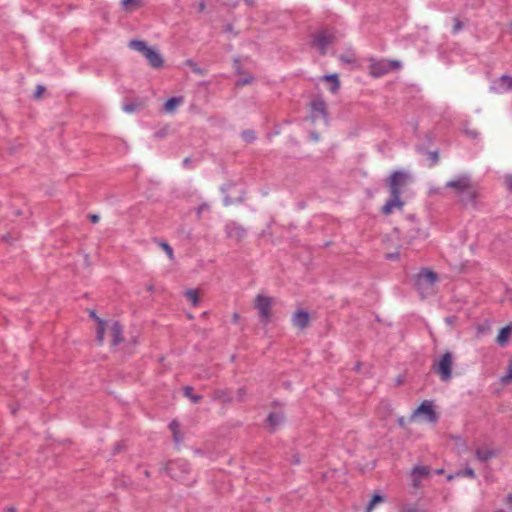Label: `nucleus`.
<instances>
[{"mask_svg":"<svg viewBox=\"0 0 512 512\" xmlns=\"http://www.w3.org/2000/svg\"><path fill=\"white\" fill-rule=\"evenodd\" d=\"M446 188L454 190L459 202L464 206H476L479 192L470 175L462 174L446 183Z\"/></svg>","mask_w":512,"mask_h":512,"instance_id":"f257e3e1","label":"nucleus"},{"mask_svg":"<svg viewBox=\"0 0 512 512\" xmlns=\"http://www.w3.org/2000/svg\"><path fill=\"white\" fill-rule=\"evenodd\" d=\"M436 281V273L430 270L425 269L416 276L415 287L422 298L435 293Z\"/></svg>","mask_w":512,"mask_h":512,"instance_id":"f03ea898","label":"nucleus"},{"mask_svg":"<svg viewBox=\"0 0 512 512\" xmlns=\"http://www.w3.org/2000/svg\"><path fill=\"white\" fill-rule=\"evenodd\" d=\"M452 364L453 355L451 352H445L441 359L433 364V370L441 381L448 382L452 378Z\"/></svg>","mask_w":512,"mask_h":512,"instance_id":"7ed1b4c3","label":"nucleus"},{"mask_svg":"<svg viewBox=\"0 0 512 512\" xmlns=\"http://www.w3.org/2000/svg\"><path fill=\"white\" fill-rule=\"evenodd\" d=\"M273 305V298L258 294L255 298L254 306L258 310L259 317L262 323L267 324L272 316L271 308Z\"/></svg>","mask_w":512,"mask_h":512,"instance_id":"20e7f679","label":"nucleus"},{"mask_svg":"<svg viewBox=\"0 0 512 512\" xmlns=\"http://www.w3.org/2000/svg\"><path fill=\"white\" fill-rule=\"evenodd\" d=\"M169 475L176 480H185L190 472V465L184 459H177L167 463L165 467Z\"/></svg>","mask_w":512,"mask_h":512,"instance_id":"39448f33","label":"nucleus"},{"mask_svg":"<svg viewBox=\"0 0 512 512\" xmlns=\"http://www.w3.org/2000/svg\"><path fill=\"white\" fill-rule=\"evenodd\" d=\"M424 415L426 420L431 423H435L438 420V416L434 410L433 402L430 400H424L420 406L413 412L412 418Z\"/></svg>","mask_w":512,"mask_h":512,"instance_id":"423d86ee","label":"nucleus"},{"mask_svg":"<svg viewBox=\"0 0 512 512\" xmlns=\"http://www.w3.org/2000/svg\"><path fill=\"white\" fill-rule=\"evenodd\" d=\"M333 41V35L326 31H319L313 37V45L317 47L323 55L326 53L328 45Z\"/></svg>","mask_w":512,"mask_h":512,"instance_id":"0eeeda50","label":"nucleus"},{"mask_svg":"<svg viewBox=\"0 0 512 512\" xmlns=\"http://www.w3.org/2000/svg\"><path fill=\"white\" fill-rule=\"evenodd\" d=\"M407 182V175L403 172H394L389 179V188L391 194H401V187Z\"/></svg>","mask_w":512,"mask_h":512,"instance_id":"6e6552de","label":"nucleus"},{"mask_svg":"<svg viewBox=\"0 0 512 512\" xmlns=\"http://www.w3.org/2000/svg\"><path fill=\"white\" fill-rule=\"evenodd\" d=\"M490 90L494 93H504L512 90V77L509 75H502L496 79L490 86Z\"/></svg>","mask_w":512,"mask_h":512,"instance_id":"1a4fd4ad","label":"nucleus"},{"mask_svg":"<svg viewBox=\"0 0 512 512\" xmlns=\"http://www.w3.org/2000/svg\"><path fill=\"white\" fill-rule=\"evenodd\" d=\"M391 71V64L387 61H377L370 65V74L374 77L383 76Z\"/></svg>","mask_w":512,"mask_h":512,"instance_id":"9d476101","label":"nucleus"},{"mask_svg":"<svg viewBox=\"0 0 512 512\" xmlns=\"http://www.w3.org/2000/svg\"><path fill=\"white\" fill-rule=\"evenodd\" d=\"M310 316L306 311L298 310L292 316V323L299 329H305L309 325Z\"/></svg>","mask_w":512,"mask_h":512,"instance_id":"9b49d317","label":"nucleus"},{"mask_svg":"<svg viewBox=\"0 0 512 512\" xmlns=\"http://www.w3.org/2000/svg\"><path fill=\"white\" fill-rule=\"evenodd\" d=\"M226 233L229 238L240 241L245 237L246 230L236 223H230L226 226Z\"/></svg>","mask_w":512,"mask_h":512,"instance_id":"f8f14e48","label":"nucleus"},{"mask_svg":"<svg viewBox=\"0 0 512 512\" xmlns=\"http://www.w3.org/2000/svg\"><path fill=\"white\" fill-rule=\"evenodd\" d=\"M403 202L400 200V194H391V198L382 207V213L385 215L391 214L395 208H402Z\"/></svg>","mask_w":512,"mask_h":512,"instance_id":"ddd939ff","label":"nucleus"},{"mask_svg":"<svg viewBox=\"0 0 512 512\" xmlns=\"http://www.w3.org/2000/svg\"><path fill=\"white\" fill-rule=\"evenodd\" d=\"M148 61H149V64L153 67V68H161L163 66V58L161 56V54L155 50L154 48H151L147 53L146 55L144 56Z\"/></svg>","mask_w":512,"mask_h":512,"instance_id":"4468645a","label":"nucleus"},{"mask_svg":"<svg viewBox=\"0 0 512 512\" xmlns=\"http://www.w3.org/2000/svg\"><path fill=\"white\" fill-rule=\"evenodd\" d=\"M311 109L313 113V118L316 119L318 117H326V104L323 100L317 99L312 101Z\"/></svg>","mask_w":512,"mask_h":512,"instance_id":"2eb2a0df","label":"nucleus"},{"mask_svg":"<svg viewBox=\"0 0 512 512\" xmlns=\"http://www.w3.org/2000/svg\"><path fill=\"white\" fill-rule=\"evenodd\" d=\"M285 421V417L282 412L270 413L267 418V423L271 431H275Z\"/></svg>","mask_w":512,"mask_h":512,"instance_id":"dca6fc26","label":"nucleus"},{"mask_svg":"<svg viewBox=\"0 0 512 512\" xmlns=\"http://www.w3.org/2000/svg\"><path fill=\"white\" fill-rule=\"evenodd\" d=\"M110 335L112 337V345L116 346L122 342V327L119 322L115 321L110 327Z\"/></svg>","mask_w":512,"mask_h":512,"instance_id":"f3484780","label":"nucleus"},{"mask_svg":"<svg viewBox=\"0 0 512 512\" xmlns=\"http://www.w3.org/2000/svg\"><path fill=\"white\" fill-rule=\"evenodd\" d=\"M497 455L496 451L487 447L478 448L475 452L477 460L487 462Z\"/></svg>","mask_w":512,"mask_h":512,"instance_id":"a211bd4d","label":"nucleus"},{"mask_svg":"<svg viewBox=\"0 0 512 512\" xmlns=\"http://www.w3.org/2000/svg\"><path fill=\"white\" fill-rule=\"evenodd\" d=\"M129 48L140 52L143 56L151 49L147 44L142 40H131L128 44Z\"/></svg>","mask_w":512,"mask_h":512,"instance_id":"6ab92c4d","label":"nucleus"},{"mask_svg":"<svg viewBox=\"0 0 512 512\" xmlns=\"http://www.w3.org/2000/svg\"><path fill=\"white\" fill-rule=\"evenodd\" d=\"M511 333H512V324H509V325L503 327L497 336L498 344L501 346L505 345L506 342L508 341V338Z\"/></svg>","mask_w":512,"mask_h":512,"instance_id":"aec40b11","label":"nucleus"},{"mask_svg":"<svg viewBox=\"0 0 512 512\" xmlns=\"http://www.w3.org/2000/svg\"><path fill=\"white\" fill-rule=\"evenodd\" d=\"M182 103V98L180 97H172L168 99L164 104V109L168 113H172L175 111L178 105Z\"/></svg>","mask_w":512,"mask_h":512,"instance_id":"412c9836","label":"nucleus"},{"mask_svg":"<svg viewBox=\"0 0 512 512\" xmlns=\"http://www.w3.org/2000/svg\"><path fill=\"white\" fill-rule=\"evenodd\" d=\"M412 476H418L423 479L430 475V468L427 466H415L411 472Z\"/></svg>","mask_w":512,"mask_h":512,"instance_id":"4be33fe9","label":"nucleus"},{"mask_svg":"<svg viewBox=\"0 0 512 512\" xmlns=\"http://www.w3.org/2000/svg\"><path fill=\"white\" fill-rule=\"evenodd\" d=\"M121 4L126 11H133L141 7V0H122Z\"/></svg>","mask_w":512,"mask_h":512,"instance_id":"5701e85b","label":"nucleus"},{"mask_svg":"<svg viewBox=\"0 0 512 512\" xmlns=\"http://www.w3.org/2000/svg\"><path fill=\"white\" fill-rule=\"evenodd\" d=\"M324 80L329 81L330 84H332L330 87L331 92H333V93L337 92V90L339 89V86H340L337 75H335V74L326 75V76H324Z\"/></svg>","mask_w":512,"mask_h":512,"instance_id":"b1692460","label":"nucleus"},{"mask_svg":"<svg viewBox=\"0 0 512 512\" xmlns=\"http://www.w3.org/2000/svg\"><path fill=\"white\" fill-rule=\"evenodd\" d=\"M105 334V322L101 319H98V327L96 331V340L99 344L103 343Z\"/></svg>","mask_w":512,"mask_h":512,"instance_id":"393cba45","label":"nucleus"},{"mask_svg":"<svg viewBox=\"0 0 512 512\" xmlns=\"http://www.w3.org/2000/svg\"><path fill=\"white\" fill-rule=\"evenodd\" d=\"M185 64L196 74L204 76L206 74V71L202 68H200L197 63H195L193 60L188 59L186 60Z\"/></svg>","mask_w":512,"mask_h":512,"instance_id":"a878e982","label":"nucleus"},{"mask_svg":"<svg viewBox=\"0 0 512 512\" xmlns=\"http://www.w3.org/2000/svg\"><path fill=\"white\" fill-rule=\"evenodd\" d=\"M187 299L192 303L193 306H197L199 304V295L196 290L190 289L185 293Z\"/></svg>","mask_w":512,"mask_h":512,"instance_id":"bb28decb","label":"nucleus"},{"mask_svg":"<svg viewBox=\"0 0 512 512\" xmlns=\"http://www.w3.org/2000/svg\"><path fill=\"white\" fill-rule=\"evenodd\" d=\"M192 392H193V388L192 387L186 386L184 388V395L186 397H188L193 403H198L202 399V396L201 395H194Z\"/></svg>","mask_w":512,"mask_h":512,"instance_id":"cd10ccee","label":"nucleus"},{"mask_svg":"<svg viewBox=\"0 0 512 512\" xmlns=\"http://www.w3.org/2000/svg\"><path fill=\"white\" fill-rule=\"evenodd\" d=\"M141 104L139 102H130V103H124L122 106V109L127 113H133L135 112Z\"/></svg>","mask_w":512,"mask_h":512,"instance_id":"c85d7f7f","label":"nucleus"},{"mask_svg":"<svg viewBox=\"0 0 512 512\" xmlns=\"http://www.w3.org/2000/svg\"><path fill=\"white\" fill-rule=\"evenodd\" d=\"M512 382V360L510 361V364L508 365L507 373L506 375L501 377V383L502 384H508Z\"/></svg>","mask_w":512,"mask_h":512,"instance_id":"c756f323","label":"nucleus"},{"mask_svg":"<svg viewBox=\"0 0 512 512\" xmlns=\"http://www.w3.org/2000/svg\"><path fill=\"white\" fill-rule=\"evenodd\" d=\"M383 501L384 498L381 495H374L368 504L367 512H370L375 507L376 504L381 503Z\"/></svg>","mask_w":512,"mask_h":512,"instance_id":"7c9ffc66","label":"nucleus"},{"mask_svg":"<svg viewBox=\"0 0 512 512\" xmlns=\"http://www.w3.org/2000/svg\"><path fill=\"white\" fill-rule=\"evenodd\" d=\"M159 246L165 251L170 260L174 259L173 249L167 242H160Z\"/></svg>","mask_w":512,"mask_h":512,"instance_id":"2f4dec72","label":"nucleus"},{"mask_svg":"<svg viewBox=\"0 0 512 512\" xmlns=\"http://www.w3.org/2000/svg\"><path fill=\"white\" fill-rule=\"evenodd\" d=\"M401 512H425V510L419 508L416 504H408L402 507Z\"/></svg>","mask_w":512,"mask_h":512,"instance_id":"473e14b6","label":"nucleus"},{"mask_svg":"<svg viewBox=\"0 0 512 512\" xmlns=\"http://www.w3.org/2000/svg\"><path fill=\"white\" fill-rule=\"evenodd\" d=\"M242 137L246 142H253L256 139L254 131L247 130L242 133Z\"/></svg>","mask_w":512,"mask_h":512,"instance_id":"72a5a7b5","label":"nucleus"},{"mask_svg":"<svg viewBox=\"0 0 512 512\" xmlns=\"http://www.w3.org/2000/svg\"><path fill=\"white\" fill-rule=\"evenodd\" d=\"M252 81H253V77L252 76H248V77L239 79L236 82V85L240 87V86H244V85L250 84Z\"/></svg>","mask_w":512,"mask_h":512,"instance_id":"f704fd0d","label":"nucleus"},{"mask_svg":"<svg viewBox=\"0 0 512 512\" xmlns=\"http://www.w3.org/2000/svg\"><path fill=\"white\" fill-rule=\"evenodd\" d=\"M458 475H463V476H467V477H470V478H475L476 477V474H475V472H474V470L472 468H466L464 471L459 472Z\"/></svg>","mask_w":512,"mask_h":512,"instance_id":"c9c22d12","label":"nucleus"},{"mask_svg":"<svg viewBox=\"0 0 512 512\" xmlns=\"http://www.w3.org/2000/svg\"><path fill=\"white\" fill-rule=\"evenodd\" d=\"M45 92V87L42 86V85H38L36 87V90H35V93H34V98L35 99H39L41 98L42 94Z\"/></svg>","mask_w":512,"mask_h":512,"instance_id":"e433bc0d","label":"nucleus"},{"mask_svg":"<svg viewBox=\"0 0 512 512\" xmlns=\"http://www.w3.org/2000/svg\"><path fill=\"white\" fill-rule=\"evenodd\" d=\"M463 25L461 21L458 18H454V26H453V33H457L462 29Z\"/></svg>","mask_w":512,"mask_h":512,"instance_id":"4c0bfd02","label":"nucleus"},{"mask_svg":"<svg viewBox=\"0 0 512 512\" xmlns=\"http://www.w3.org/2000/svg\"><path fill=\"white\" fill-rule=\"evenodd\" d=\"M421 480H422V479H421V478H419L418 476H412V485H413V487H415V488L420 487V485H421Z\"/></svg>","mask_w":512,"mask_h":512,"instance_id":"58836bf2","label":"nucleus"},{"mask_svg":"<svg viewBox=\"0 0 512 512\" xmlns=\"http://www.w3.org/2000/svg\"><path fill=\"white\" fill-rule=\"evenodd\" d=\"M429 156H430V159L432 160V164H436L439 159L438 152H436V151L430 152Z\"/></svg>","mask_w":512,"mask_h":512,"instance_id":"ea45409f","label":"nucleus"},{"mask_svg":"<svg viewBox=\"0 0 512 512\" xmlns=\"http://www.w3.org/2000/svg\"><path fill=\"white\" fill-rule=\"evenodd\" d=\"M388 64H391V71L394 69L400 68L401 64L399 61L393 60V61H387Z\"/></svg>","mask_w":512,"mask_h":512,"instance_id":"a19ab883","label":"nucleus"},{"mask_svg":"<svg viewBox=\"0 0 512 512\" xmlns=\"http://www.w3.org/2000/svg\"><path fill=\"white\" fill-rule=\"evenodd\" d=\"M173 438H174L176 443H180L181 442L182 436L180 435L179 430H174Z\"/></svg>","mask_w":512,"mask_h":512,"instance_id":"79ce46f5","label":"nucleus"},{"mask_svg":"<svg viewBox=\"0 0 512 512\" xmlns=\"http://www.w3.org/2000/svg\"><path fill=\"white\" fill-rule=\"evenodd\" d=\"M172 433H174V430H179V423L177 421H172L169 425Z\"/></svg>","mask_w":512,"mask_h":512,"instance_id":"37998d69","label":"nucleus"},{"mask_svg":"<svg viewBox=\"0 0 512 512\" xmlns=\"http://www.w3.org/2000/svg\"><path fill=\"white\" fill-rule=\"evenodd\" d=\"M197 6H198V11H199V12H203V11L205 10V8H206V4H205V2H204V1H200V2L197 4Z\"/></svg>","mask_w":512,"mask_h":512,"instance_id":"c03bdc74","label":"nucleus"},{"mask_svg":"<svg viewBox=\"0 0 512 512\" xmlns=\"http://www.w3.org/2000/svg\"><path fill=\"white\" fill-rule=\"evenodd\" d=\"M89 218H90L92 223H97L99 221V219H100V217L98 215H96V214H91L89 216Z\"/></svg>","mask_w":512,"mask_h":512,"instance_id":"a18cd8bd","label":"nucleus"},{"mask_svg":"<svg viewBox=\"0 0 512 512\" xmlns=\"http://www.w3.org/2000/svg\"><path fill=\"white\" fill-rule=\"evenodd\" d=\"M506 183H507V186L510 190H512V176H507L506 177Z\"/></svg>","mask_w":512,"mask_h":512,"instance_id":"49530a36","label":"nucleus"},{"mask_svg":"<svg viewBox=\"0 0 512 512\" xmlns=\"http://www.w3.org/2000/svg\"><path fill=\"white\" fill-rule=\"evenodd\" d=\"M207 208H208L207 204H202L201 206H199V208L197 210L198 214H200L203 210H205Z\"/></svg>","mask_w":512,"mask_h":512,"instance_id":"de8ad7c7","label":"nucleus"},{"mask_svg":"<svg viewBox=\"0 0 512 512\" xmlns=\"http://www.w3.org/2000/svg\"><path fill=\"white\" fill-rule=\"evenodd\" d=\"M90 317H91V318H93V319H95L97 322H98V319H100V318L96 315V313H95L94 311H91V312H90Z\"/></svg>","mask_w":512,"mask_h":512,"instance_id":"09e8293b","label":"nucleus"},{"mask_svg":"<svg viewBox=\"0 0 512 512\" xmlns=\"http://www.w3.org/2000/svg\"><path fill=\"white\" fill-rule=\"evenodd\" d=\"M389 259H396L398 257V254H388L387 256Z\"/></svg>","mask_w":512,"mask_h":512,"instance_id":"8fccbe9b","label":"nucleus"},{"mask_svg":"<svg viewBox=\"0 0 512 512\" xmlns=\"http://www.w3.org/2000/svg\"><path fill=\"white\" fill-rule=\"evenodd\" d=\"M189 162H190V158L187 157V158L184 159L183 164L187 165V164H189Z\"/></svg>","mask_w":512,"mask_h":512,"instance_id":"3c124183","label":"nucleus"},{"mask_svg":"<svg viewBox=\"0 0 512 512\" xmlns=\"http://www.w3.org/2000/svg\"><path fill=\"white\" fill-rule=\"evenodd\" d=\"M507 501H508L509 503H512V494H509V495L507 496Z\"/></svg>","mask_w":512,"mask_h":512,"instance_id":"603ef678","label":"nucleus"},{"mask_svg":"<svg viewBox=\"0 0 512 512\" xmlns=\"http://www.w3.org/2000/svg\"><path fill=\"white\" fill-rule=\"evenodd\" d=\"M233 318H234V321H237V320L239 319V315H238L237 313H235V314L233 315Z\"/></svg>","mask_w":512,"mask_h":512,"instance_id":"864d4df0","label":"nucleus"},{"mask_svg":"<svg viewBox=\"0 0 512 512\" xmlns=\"http://www.w3.org/2000/svg\"><path fill=\"white\" fill-rule=\"evenodd\" d=\"M7 512H15V508L10 507V508L7 509Z\"/></svg>","mask_w":512,"mask_h":512,"instance_id":"5fc2aeb1","label":"nucleus"},{"mask_svg":"<svg viewBox=\"0 0 512 512\" xmlns=\"http://www.w3.org/2000/svg\"><path fill=\"white\" fill-rule=\"evenodd\" d=\"M437 474H442L443 473V469H439L436 471Z\"/></svg>","mask_w":512,"mask_h":512,"instance_id":"6e6d98bb","label":"nucleus"},{"mask_svg":"<svg viewBox=\"0 0 512 512\" xmlns=\"http://www.w3.org/2000/svg\"><path fill=\"white\" fill-rule=\"evenodd\" d=\"M245 2H246L247 4H249V5H251V4H252V0H245Z\"/></svg>","mask_w":512,"mask_h":512,"instance_id":"4d7b16f0","label":"nucleus"},{"mask_svg":"<svg viewBox=\"0 0 512 512\" xmlns=\"http://www.w3.org/2000/svg\"><path fill=\"white\" fill-rule=\"evenodd\" d=\"M447 479H448V480H451V479H453V476H452V475H449V476L447 477Z\"/></svg>","mask_w":512,"mask_h":512,"instance_id":"13d9d810","label":"nucleus"}]
</instances>
